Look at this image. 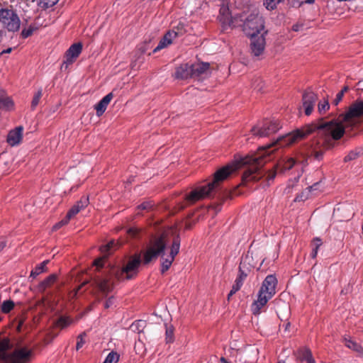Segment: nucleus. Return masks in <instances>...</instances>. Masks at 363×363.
Returning a JSON list of instances; mask_svg holds the SVG:
<instances>
[{
    "label": "nucleus",
    "instance_id": "f257e3e1",
    "mask_svg": "<svg viewBox=\"0 0 363 363\" xmlns=\"http://www.w3.org/2000/svg\"><path fill=\"white\" fill-rule=\"evenodd\" d=\"M362 116H363V100H357L350 105L345 114L340 115L338 121H326L324 118H320L317 122L306 125L291 133L279 137L272 144L261 147L257 155L246 157L241 160L242 164L247 165V168L242 176V184L245 185L249 182L259 181L266 176L269 186V182L273 181L277 175L278 167H281V171H286L291 169L296 164L294 158H289L274 166L272 170L265 172L262 169L266 162L265 157L272 152L269 149L272 146L284 147L291 145L303 140L313 132L316 133V135L306 144V150L308 154L313 155L315 160H322L325 150L333 146V140H337L343 136L345 127L342 122L352 124L354 119Z\"/></svg>",
    "mask_w": 363,
    "mask_h": 363
},
{
    "label": "nucleus",
    "instance_id": "f03ea898",
    "mask_svg": "<svg viewBox=\"0 0 363 363\" xmlns=\"http://www.w3.org/2000/svg\"><path fill=\"white\" fill-rule=\"evenodd\" d=\"M239 167V164H228L225 167L218 169L213 174V179L206 186H199L191 191L186 196V201L189 204H193L196 201L203 199L206 197L211 196V194L216 191L220 186V184L225 181L233 172Z\"/></svg>",
    "mask_w": 363,
    "mask_h": 363
},
{
    "label": "nucleus",
    "instance_id": "7ed1b4c3",
    "mask_svg": "<svg viewBox=\"0 0 363 363\" xmlns=\"http://www.w3.org/2000/svg\"><path fill=\"white\" fill-rule=\"evenodd\" d=\"M33 356V350L26 346L13 344L7 337L0 338V362L3 363H29Z\"/></svg>",
    "mask_w": 363,
    "mask_h": 363
},
{
    "label": "nucleus",
    "instance_id": "20e7f679",
    "mask_svg": "<svg viewBox=\"0 0 363 363\" xmlns=\"http://www.w3.org/2000/svg\"><path fill=\"white\" fill-rule=\"evenodd\" d=\"M277 284V279L274 275H268L264 279L259 289L257 300L251 306V311L255 315H259L262 308L275 295Z\"/></svg>",
    "mask_w": 363,
    "mask_h": 363
},
{
    "label": "nucleus",
    "instance_id": "39448f33",
    "mask_svg": "<svg viewBox=\"0 0 363 363\" xmlns=\"http://www.w3.org/2000/svg\"><path fill=\"white\" fill-rule=\"evenodd\" d=\"M247 36H253L255 34H261L264 28V21L257 11H253L248 15L239 14L238 25Z\"/></svg>",
    "mask_w": 363,
    "mask_h": 363
},
{
    "label": "nucleus",
    "instance_id": "423d86ee",
    "mask_svg": "<svg viewBox=\"0 0 363 363\" xmlns=\"http://www.w3.org/2000/svg\"><path fill=\"white\" fill-rule=\"evenodd\" d=\"M21 24L18 12L12 6L0 9V33H16L20 30Z\"/></svg>",
    "mask_w": 363,
    "mask_h": 363
},
{
    "label": "nucleus",
    "instance_id": "0eeeda50",
    "mask_svg": "<svg viewBox=\"0 0 363 363\" xmlns=\"http://www.w3.org/2000/svg\"><path fill=\"white\" fill-rule=\"evenodd\" d=\"M140 264V255L135 254L131 256L121 269H117L115 272L116 278L119 281L129 280L135 278L138 273Z\"/></svg>",
    "mask_w": 363,
    "mask_h": 363
},
{
    "label": "nucleus",
    "instance_id": "6e6552de",
    "mask_svg": "<svg viewBox=\"0 0 363 363\" xmlns=\"http://www.w3.org/2000/svg\"><path fill=\"white\" fill-rule=\"evenodd\" d=\"M165 247L166 243L162 236L152 240L144 255V264H147L159 255L164 254Z\"/></svg>",
    "mask_w": 363,
    "mask_h": 363
},
{
    "label": "nucleus",
    "instance_id": "1a4fd4ad",
    "mask_svg": "<svg viewBox=\"0 0 363 363\" xmlns=\"http://www.w3.org/2000/svg\"><path fill=\"white\" fill-rule=\"evenodd\" d=\"M280 128L281 125L278 120H264L262 125L253 127L251 131L255 135L267 137L275 133Z\"/></svg>",
    "mask_w": 363,
    "mask_h": 363
},
{
    "label": "nucleus",
    "instance_id": "9d476101",
    "mask_svg": "<svg viewBox=\"0 0 363 363\" xmlns=\"http://www.w3.org/2000/svg\"><path fill=\"white\" fill-rule=\"evenodd\" d=\"M180 242H181V240H180L179 235H177L173 239V242H172V244L171 246L170 255L168 256V257L164 259L163 257L164 254L162 255V268H161L162 274H164L171 267L172 262L174 259L175 256L179 252Z\"/></svg>",
    "mask_w": 363,
    "mask_h": 363
},
{
    "label": "nucleus",
    "instance_id": "9b49d317",
    "mask_svg": "<svg viewBox=\"0 0 363 363\" xmlns=\"http://www.w3.org/2000/svg\"><path fill=\"white\" fill-rule=\"evenodd\" d=\"M82 50V44L77 43L72 44L65 54V60L61 65V69H67L79 57Z\"/></svg>",
    "mask_w": 363,
    "mask_h": 363
},
{
    "label": "nucleus",
    "instance_id": "f8f14e48",
    "mask_svg": "<svg viewBox=\"0 0 363 363\" xmlns=\"http://www.w3.org/2000/svg\"><path fill=\"white\" fill-rule=\"evenodd\" d=\"M267 31H264L261 34H255L253 36H250L251 51L255 56H259L263 52L265 48L264 34H267Z\"/></svg>",
    "mask_w": 363,
    "mask_h": 363
},
{
    "label": "nucleus",
    "instance_id": "ddd939ff",
    "mask_svg": "<svg viewBox=\"0 0 363 363\" xmlns=\"http://www.w3.org/2000/svg\"><path fill=\"white\" fill-rule=\"evenodd\" d=\"M218 18L224 27L226 26L237 27L238 25L239 15L233 17L228 7L223 6L220 9Z\"/></svg>",
    "mask_w": 363,
    "mask_h": 363
},
{
    "label": "nucleus",
    "instance_id": "4468645a",
    "mask_svg": "<svg viewBox=\"0 0 363 363\" xmlns=\"http://www.w3.org/2000/svg\"><path fill=\"white\" fill-rule=\"evenodd\" d=\"M92 286L97 288L102 294L106 296L113 289V283L110 277L97 276L94 278Z\"/></svg>",
    "mask_w": 363,
    "mask_h": 363
},
{
    "label": "nucleus",
    "instance_id": "2eb2a0df",
    "mask_svg": "<svg viewBox=\"0 0 363 363\" xmlns=\"http://www.w3.org/2000/svg\"><path fill=\"white\" fill-rule=\"evenodd\" d=\"M318 99V96L311 90H306L302 96L303 107L306 116H309L313 111L314 105Z\"/></svg>",
    "mask_w": 363,
    "mask_h": 363
},
{
    "label": "nucleus",
    "instance_id": "dca6fc26",
    "mask_svg": "<svg viewBox=\"0 0 363 363\" xmlns=\"http://www.w3.org/2000/svg\"><path fill=\"white\" fill-rule=\"evenodd\" d=\"M249 259L247 256L244 261H242L240 264L239 267V275L236 278L235 281V284L233 285L232 289L230 293L228 295V299L229 300L230 297L234 295L241 288L244 279L247 277V274L242 270V267L244 266L245 262Z\"/></svg>",
    "mask_w": 363,
    "mask_h": 363
},
{
    "label": "nucleus",
    "instance_id": "f3484780",
    "mask_svg": "<svg viewBox=\"0 0 363 363\" xmlns=\"http://www.w3.org/2000/svg\"><path fill=\"white\" fill-rule=\"evenodd\" d=\"M177 38H178V36L177 34L175 33L174 28L169 30L160 40L157 46L153 50V52H156L171 45Z\"/></svg>",
    "mask_w": 363,
    "mask_h": 363
},
{
    "label": "nucleus",
    "instance_id": "a211bd4d",
    "mask_svg": "<svg viewBox=\"0 0 363 363\" xmlns=\"http://www.w3.org/2000/svg\"><path fill=\"white\" fill-rule=\"evenodd\" d=\"M23 131V126H18L10 130L7 135V143L11 146L18 145L22 140Z\"/></svg>",
    "mask_w": 363,
    "mask_h": 363
},
{
    "label": "nucleus",
    "instance_id": "6ab92c4d",
    "mask_svg": "<svg viewBox=\"0 0 363 363\" xmlns=\"http://www.w3.org/2000/svg\"><path fill=\"white\" fill-rule=\"evenodd\" d=\"M174 77L179 79H186L192 77L191 65L186 63L176 68Z\"/></svg>",
    "mask_w": 363,
    "mask_h": 363
},
{
    "label": "nucleus",
    "instance_id": "aec40b11",
    "mask_svg": "<svg viewBox=\"0 0 363 363\" xmlns=\"http://www.w3.org/2000/svg\"><path fill=\"white\" fill-rule=\"evenodd\" d=\"M89 203L88 196H82L67 212L68 217L71 218L77 215L81 210L84 209Z\"/></svg>",
    "mask_w": 363,
    "mask_h": 363
},
{
    "label": "nucleus",
    "instance_id": "412c9836",
    "mask_svg": "<svg viewBox=\"0 0 363 363\" xmlns=\"http://www.w3.org/2000/svg\"><path fill=\"white\" fill-rule=\"evenodd\" d=\"M113 97V93L111 92L106 95L98 104H96L95 109L98 116H101L105 112Z\"/></svg>",
    "mask_w": 363,
    "mask_h": 363
},
{
    "label": "nucleus",
    "instance_id": "4be33fe9",
    "mask_svg": "<svg viewBox=\"0 0 363 363\" xmlns=\"http://www.w3.org/2000/svg\"><path fill=\"white\" fill-rule=\"evenodd\" d=\"M191 65L193 77H199L204 74L206 72H207L210 67L209 63L207 62H199L192 64Z\"/></svg>",
    "mask_w": 363,
    "mask_h": 363
},
{
    "label": "nucleus",
    "instance_id": "5701e85b",
    "mask_svg": "<svg viewBox=\"0 0 363 363\" xmlns=\"http://www.w3.org/2000/svg\"><path fill=\"white\" fill-rule=\"evenodd\" d=\"M57 276L55 274H52L41 281L38 285V290L40 292H44L46 289L50 287L57 280Z\"/></svg>",
    "mask_w": 363,
    "mask_h": 363
},
{
    "label": "nucleus",
    "instance_id": "b1692460",
    "mask_svg": "<svg viewBox=\"0 0 363 363\" xmlns=\"http://www.w3.org/2000/svg\"><path fill=\"white\" fill-rule=\"evenodd\" d=\"M13 106V101L4 91H0V108L9 110Z\"/></svg>",
    "mask_w": 363,
    "mask_h": 363
},
{
    "label": "nucleus",
    "instance_id": "393cba45",
    "mask_svg": "<svg viewBox=\"0 0 363 363\" xmlns=\"http://www.w3.org/2000/svg\"><path fill=\"white\" fill-rule=\"evenodd\" d=\"M73 320L67 316L61 315L59 318L55 321V326L60 328V329H64L72 324Z\"/></svg>",
    "mask_w": 363,
    "mask_h": 363
},
{
    "label": "nucleus",
    "instance_id": "a878e982",
    "mask_svg": "<svg viewBox=\"0 0 363 363\" xmlns=\"http://www.w3.org/2000/svg\"><path fill=\"white\" fill-rule=\"evenodd\" d=\"M120 245L121 244L118 242L111 240L106 245L101 246L100 247V251L103 254L108 255L109 254L110 251L117 249Z\"/></svg>",
    "mask_w": 363,
    "mask_h": 363
},
{
    "label": "nucleus",
    "instance_id": "bb28decb",
    "mask_svg": "<svg viewBox=\"0 0 363 363\" xmlns=\"http://www.w3.org/2000/svg\"><path fill=\"white\" fill-rule=\"evenodd\" d=\"M49 262V260H45L39 265H37L33 270L30 272V277L35 278L38 275L47 271L46 265Z\"/></svg>",
    "mask_w": 363,
    "mask_h": 363
},
{
    "label": "nucleus",
    "instance_id": "cd10ccee",
    "mask_svg": "<svg viewBox=\"0 0 363 363\" xmlns=\"http://www.w3.org/2000/svg\"><path fill=\"white\" fill-rule=\"evenodd\" d=\"M146 327V322L143 320H135L130 325V329L135 333L139 334L143 333L145 328Z\"/></svg>",
    "mask_w": 363,
    "mask_h": 363
},
{
    "label": "nucleus",
    "instance_id": "c85d7f7f",
    "mask_svg": "<svg viewBox=\"0 0 363 363\" xmlns=\"http://www.w3.org/2000/svg\"><path fill=\"white\" fill-rule=\"evenodd\" d=\"M285 0H263V5L268 11L277 9V6Z\"/></svg>",
    "mask_w": 363,
    "mask_h": 363
},
{
    "label": "nucleus",
    "instance_id": "c756f323",
    "mask_svg": "<svg viewBox=\"0 0 363 363\" xmlns=\"http://www.w3.org/2000/svg\"><path fill=\"white\" fill-rule=\"evenodd\" d=\"M345 345L350 349H352L356 352H362L363 348L356 342L348 339L347 337L344 338Z\"/></svg>",
    "mask_w": 363,
    "mask_h": 363
},
{
    "label": "nucleus",
    "instance_id": "7c9ffc66",
    "mask_svg": "<svg viewBox=\"0 0 363 363\" xmlns=\"http://www.w3.org/2000/svg\"><path fill=\"white\" fill-rule=\"evenodd\" d=\"M311 245L313 247L311 257L315 258L317 256L318 248L322 245L321 240L318 238H315L313 240Z\"/></svg>",
    "mask_w": 363,
    "mask_h": 363
},
{
    "label": "nucleus",
    "instance_id": "2f4dec72",
    "mask_svg": "<svg viewBox=\"0 0 363 363\" xmlns=\"http://www.w3.org/2000/svg\"><path fill=\"white\" fill-rule=\"evenodd\" d=\"M15 303L12 300L4 301L1 304V311L4 313H9L13 308Z\"/></svg>",
    "mask_w": 363,
    "mask_h": 363
},
{
    "label": "nucleus",
    "instance_id": "473e14b6",
    "mask_svg": "<svg viewBox=\"0 0 363 363\" xmlns=\"http://www.w3.org/2000/svg\"><path fill=\"white\" fill-rule=\"evenodd\" d=\"M120 355L116 352H111L106 357L103 363H117L119 360Z\"/></svg>",
    "mask_w": 363,
    "mask_h": 363
},
{
    "label": "nucleus",
    "instance_id": "72a5a7b5",
    "mask_svg": "<svg viewBox=\"0 0 363 363\" xmlns=\"http://www.w3.org/2000/svg\"><path fill=\"white\" fill-rule=\"evenodd\" d=\"M300 358L301 360H304L306 362L313 358L311 351L309 348H303L300 350Z\"/></svg>",
    "mask_w": 363,
    "mask_h": 363
},
{
    "label": "nucleus",
    "instance_id": "f704fd0d",
    "mask_svg": "<svg viewBox=\"0 0 363 363\" xmlns=\"http://www.w3.org/2000/svg\"><path fill=\"white\" fill-rule=\"evenodd\" d=\"M43 96L42 89H39L35 93L33 100L31 101V108L35 109L39 104L40 100Z\"/></svg>",
    "mask_w": 363,
    "mask_h": 363
},
{
    "label": "nucleus",
    "instance_id": "c9c22d12",
    "mask_svg": "<svg viewBox=\"0 0 363 363\" xmlns=\"http://www.w3.org/2000/svg\"><path fill=\"white\" fill-rule=\"evenodd\" d=\"M59 0H40L39 6L43 9H47L55 6Z\"/></svg>",
    "mask_w": 363,
    "mask_h": 363
},
{
    "label": "nucleus",
    "instance_id": "e433bc0d",
    "mask_svg": "<svg viewBox=\"0 0 363 363\" xmlns=\"http://www.w3.org/2000/svg\"><path fill=\"white\" fill-rule=\"evenodd\" d=\"M141 230L137 228H130L128 230L127 233L130 238H139L141 234Z\"/></svg>",
    "mask_w": 363,
    "mask_h": 363
},
{
    "label": "nucleus",
    "instance_id": "4c0bfd02",
    "mask_svg": "<svg viewBox=\"0 0 363 363\" xmlns=\"http://www.w3.org/2000/svg\"><path fill=\"white\" fill-rule=\"evenodd\" d=\"M330 108V104L328 99H325L323 102L320 101L318 104V110L320 114L324 113Z\"/></svg>",
    "mask_w": 363,
    "mask_h": 363
},
{
    "label": "nucleus",
    "instance_id": "58836bf2",
    "mask_svg": "<svg viewBox=\"0 0 363 363\" xmlns=\"http://www.w3.org/2000/svg\"><path fill=\"white\" fill-rule=\"evenodd\" d=\"M166 341L167 342H172L174 340V328L172 325H166Z\"/></svg>",
    "mask_w": 363,
    "mask_h": 363
},
{
    "label": "nucleus",
    "instance_id": "ea45409f",
    "mask_svg": "<svg viewBox=\"0 0 363 363\" xmlns=\"http://www.w3.org/2000/svg\"><path fill=\"white\" fill-rule=\"evenodd\" d=\"M172 28H174L175 33L177 34L178 37L182 36L186 33V29L184 28V24L183 23L179 22L177 26H173Z\"/></svg>",
    "mask_w": 363,
    "mask_h": 363
},
{
    "label": "nucleus",
    "instance_id": "a19ab883",
    "mask_svg": "<svg viewBox=\"0 0 363 363\" xmlns=\"http://www.w3.org/2000/svg\"><path fill=\"white\" fill-rule=\"evenodd\" d=\"M86 333L83 332L77 336V342L76 345V350H79L81 349L85 343L84 337H86Z\"/></svg>",
    "mask_w": 363,
    "mask_h": 363
},
{
    "label": "nucleus",
    "instance_id": "79ce46f5",
    "mask_svg": "<svg viewBox=\"0 0 363 363\" xmlns=\"http://www.w3.org/2000/svg\"><path fill=\"white\" fill-rule=\"evenodd\" d=\"M71 219L70 217H68V215L67 214L66 216L65 217V218H63L62 220H60V222L57 223L53 227H52V230H57L58 229H60L61 227H62L63 225L67 224L69 221V220Z\"/></svg>",
    "mask_w": 363,
    "mask_h": 363
},
{
    "label": "nucleus",
    "instance_id": "37998d69",
    "mask_svg": "<svg viewBox=\"0 0 363 363\" xmlns=\"http://www.w3.org/2000/svg\"><path fill=\"white\" fill-rule=\"evenodd\" d=\"M359 156V152L355 151H351L344 158V162H347L354 160H356Z\"/></svg>",
    "mask_w": 363,
    "mask_h": 363
},
{
    "label": "nucleus",
    "instance_id": "c03bdc74",
    "mask_svg": "<svg viewBox=\"0 0 363 363\" xmlns=\"http://www.w3.org/2000/svg\"><path fill=\"white\" fill-rule=\"evenodd\" d=\"M33 28L30 26L28 28H25L21 32V35L23 38L30 36L33 33Z\"/></svg>",
    "mask_w": 363,
    "mask_h": 363
},
{
    "label": "nucleus",
    "instance_id": "a18cd8bd",
    "mask_svg": "<svg viewBox=\"0 0 363 363\" xmlns=\"http://www.w3.org/2000/svg\"><path fill=\"white\" fill-rule=\"evenodd\" d=\"M94 264L96 267L97 269L101 268L104 265V258L101 257L96 259L94 261Z\"/></svg>",
    "mask_w": 363,
    "mask_h": 363
},
{
    "label": "nucleus",
    "instance_id": "49530a36",
    "mask_svg": "<svg viewBox=\"0 0 363 363\" xmlns=\"http://www.w3.org/2000/svg\"><path fill=\"white\" fill-rule=\"evenodd\" d=\"M305 0H291V4L293 7H299L302 5Z\"/></svg>",
    "mask_w": 363,
    "mask_h": 363
},
{
    "label": "nucleus",
    "instance_id": "de8ad7c7",
    "mask_svg": "<svg viewBox=\"0 0 363 363\" xmlns=\"http://www.w3.org/2000/svg\"><path fill=\"white\" fill-rule=\"evenodd\" d=\"M262 80L259 79H256V81L255 82L253 86H254V88L255 89H257V91H262V86L260 85V84H262Z\"/></svg>",
    "mask_w": 363,
    "mask_h": 363
},
{
    "label": "nucleus",
    "instance_id": "09e8293b",
    "mask_svg": "<svg viewBox=\"0 0 363 363\" xmlns=\"http://www.w3.org/2000/svg\"><path fill=\"white\" fill-rule=\"evenodd\" d=\"M342 92H339L337 96H336V98L335 99L334 101H333V104L335 106H337L342 99Z\"/></svg>",
    "mask_w": 363,
    "mask_h": 363
},
{
    "label": "nucleus",
    "instance_id": "8fccbe9b",
    "mask_svg": "<svg viewBox=\"0 0 363 363\" xmlns=\"http://www.w3.org/2000/svg\"><path fill=\"white\" fill-rule=\"evenodd\" d=\"M151 207H152V205L150 204V203L144 202L138 206V208L142 209V210H147V209L150 208Z\"/></svg>",
    "mask_w": 363,
    "mask_h": 363
},
{
    "label": "nucleus",
    "instance_id": "3c124183",
    "mask_svg": "<svg viewBox=\"0 0 363 363\" xmlns=\"http://www.w3.org/2000/svg\"><path fill=\"white\" fill-rule=\"evenodd\" d=\"M113 297H110L106 301L105 304H104V308H108L109 307H111L113 305Z\"/></svg>",
    "mask_w": 363,
    "mask_h": 363
},
{
    "label": "nucleus",
    "instance_id": "603ef678",
    "mask_svg": "<svg viewBox=\"0 0 363 363\" xmlns=\"http://www.w3.org/2000/svg\"><path fill=\"white\" fill-rule=\"evenodd\" d=\"M11 50H12V48H11L4 50L3 51H1L0 52V55H2L4 53H10L11 52Z\"/></svg>",
    "mask_w": 363,
    "mask_h": 363
},
{
    "label": "nucleus",
    "instance_id": "864d4df0",
    "mask_svg": "<svg viewBox=\"0 0 363 363\" xmlns=\"http://www.w3.org/2000/svg\"><path fill=\"white\" fill-rule=\"evenodd\" d=\"M6 242L4 241H0V252L5 247Z\"/></svg>",
    "mask_w": 363,
    "mask_h": 363
},
{
    "label": "nucleus",
    "instance_id": "5fc2aeb1",
    "mask_svg": "<svg viewBox=\"0 0 363 363\" xmlns=\"http://www.w3.org/2000/svg\"><path fill=\"white\" fill-rule=\"evenodd\" d=\"M318 185V183H315L314 184L313 186H311L308 188V189L309 190V191H311V190L313 189H315V187Z\"/></svg>",
    "mask_w": 363,
    "mask_h": 363
},
{
    "label": "nucleus",
    "instance_id": "6e6d98bb",
    "mask_svg": "<svg viewBox=\"0 0 363 363\" xmlns=\"http://www.w3.org/2000/svg\"><path fill=\"white\" fill-rule=\"evenodd\" d=\"M348 86H345L343 87V89L340 91V92H342V96H344V94L348 90Z\"/></svg>",
    "mask_w": 363,
    "mask_h": 363
},
{
    "label": "nucleus",
    "instance_id": "4d7b16f0",
    "mask_svg": "<svg viewBox=\"0 0 363 363\" xmlns=\"http://www.w3.org/2000/svg\"><path fill=\"white\" fill-rule=\"evenodd\" d=\"M315 0H305L304 2L306 4H313Z\"/></svg>",
    "mask_w": 363,
    "mask_h": 363
},
{
    "label": "nucleus",
    "instance_id": "13d9d810",
    "mask_svg": "<svg viewBox=\"0 0 363 363\" xmlns=\"http://www.w3.org/2000/svg\"><path fill=\"white\" fill-rule=\"evenodd\" d=\"M307 363H315L313 357L308 361L306 362Z\"/></svg>",
    "mask_w": 363,
    "mask_h": 363
},
{
    "label": "nucleus",
    "instance_id": "bf43d9fd",
    "mask_svg": "<svg viewBox=\"0 0 363 363\" xmlns=\"http://www.w3.org/2000/svg\"><path fill=\"white\" fill-rule=\"evenodd\" d=\"M86 283H87V282L86 281V282H84L82 285H80V286H79V288L77 289V291H79V290L81 289V288H82L84 285L86 284Z\"/></svg>",
    "mask_w": 363,
    "mask_h": 363
},
{
    "label": "nucleus",
    "instance_id": "052dcab7",
    "mask_svg": "<svg viewBox=\"0 0 363 363\" xmlns=\"http://www.w3.org/2000/svg\"><path fill=\"white\" fill-rule=\"evenodd\" d=\"M220 361H221L223 363H228V362L226 361V359H225L224 357H221V358H220Z\"/></svg>",
    "mask_w": 363,
    "mask_h": 363
},
{
    "label": "nucleus",
    "instance_id": "680f3d73",
    "mask_svg": "<svg viewBox=\"0 0 363 363\" xmlns=\"http://www.w3.org/2000/svg\"><path fill=\"white\" fill-rule=\"evenodd\" d=\"M289 326H290V323H287L286 325L285 330H287Z\"/></svg>",
    "mask_w": 363,
    "mask_h": 363
},
{
    "label": "nucleus",
    "instance_id": "e2e57ef3",
    "mask_svg": "<svg viewBox=\"0 0 363 363\" xmlns=\"http://www.w3.org/2000/svg\"><path fill=\"white\" fill-rule=\"evenodd\" d=\"M135 66V64H132V67L133 68Z\"/></svg>",
    "mask_w": 363,
    "mask_h": 363
}]
</instances>
